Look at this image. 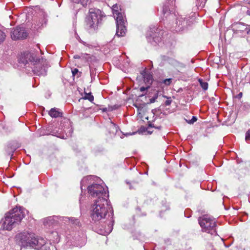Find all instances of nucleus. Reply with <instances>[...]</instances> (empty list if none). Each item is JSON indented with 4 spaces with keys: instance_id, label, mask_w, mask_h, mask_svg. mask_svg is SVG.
Listing matches in <instances>:
<instances>
[{
    "instance_id": "45",
    "label": "nucleus",
    "mask_w": 250,
    "mask_h": 250,
    "mask_svg": "<svg viewBox=\"0 0 250 250\" xmlns=\"http://www.w3.org/2000/svg\"><path fill=\"white\" fill-rule=\"evenodd\" d=\"M248 3L250 5V1H249Z\"/></svg>"
},
{
    "instance_id": "7",
    "label": "nucleus",
    "mask_w": 250,
    "mask_h": 250,
    "mask_svg": "<svg viewBox=\"0 0 250 250\" xmlns=\"http://www.w3.org/2000/svg\"><path fill=\"white\" fill-rule=\"evenodd\" d=\"M89 194L96 199H100L103 198L106 199L108 194L106 193L105 189L100 184H92L87 188Z\"/></svg>"
},
{
    "instance_id": "39",
    "label": "nucleus",
    "mask_w": 250,
    "mask_h": 250,
    "mask_svg": "<svg viewBox=\"0 0 250 250\" xmlns=\"http://www.w3.org/2000/svg\"><path fill=\"white\" fill-rule=\"evenodd\" d=\"M79 40L80 42L83 43L84 45H86L85 42H84L82 41L80 39Z\"/></svg>"
},
{
    "instance_id": "20",
    "label": "nucleus",
    "mask_w": 250,
    "mask_h": 250,
    "mask_svg": "<svg viewBox=\"0 0 250 250\" xmlns=\"http://www.w3.org/2000/svg\"><path fill=\"white\" fill-rule=\"evenodd\" d=\"M109 132L112 134H115L117 132L118 126L112 123H111L109 126Z\"/></svg>"
},
{
    "instance_id": "17",
    "label": "nucleus",
    "mask_w": 250,
    "mask_h": 250,
    "mask_svg": "<svg viewBox=\"0 0 250 250\" xmlns=\"http://www.w3.org/2000/svg\"><path fill=\"white\" fill-rule=\"evenodd\" d=\"M49 115L53 118H57L62 116V113L60 112L57 108H51L49 112Z\"/></svg>"
},
{
    "instance_id": "8",
    "label": "nucleus",
    "mask_w": 250,
    "mask_h": 250,
    "mask_svg": "<svg viewBox=\"0 0 250 250\" xmlns=\"http://www.w3.org/2000/svg\"><path fill=\"white\" fill-rule=\"evenodd\" d=\"M101 11L98 9H91L89 10V16L86 22L87 25L90 29H95L99 22V19Z\"/></svg>"
},
{
    "instance_id": "35",
    "label": "nucleus",
    "mask_w": 250,
    "mask_h": 250,
    "mask_svg": "<svg viewBox=\"0 0 250 250\" xmlns=\"http://www.w3.org/2000/svg\"><path fill=\"white\" fill-rule=\"evenodd\" d=\"M148 88H149V86H147L146 87H141L140 88V90L141 92H144Z\"/></svg>"
},
{
    "instance_id": "28",
    "label": "nucleus",
    "mask_w": 250,
    "mask_h": 250,
    "mask_svg": "<svg viewBox=\"0 0 250 250\" xmlns=\"http://www.w3.org/2000/svg\"><path fill=\"white\" fill-rule=\"evenodd\" d=\"M66 219L69 220V221H70L71 222V223L73 224L77 225L79 223L78 219L74 218H66Z\"/></svg>"
},
{
    "instance_id": "12",
    "label": "nucleus",
    "mask_w": 250,
    "mask_h": 250,
    "mask_svg": "<svg viewBox=\"0 0 250 250\" xmlns=\"http://www.w3.org/2000/svg\"><path fill=\"white\" fill-rule=\"evenodd\" d=\"M151 32L152 34H149L146 35L147 41L152 45H156L161 42V38L160 36V34H158V32L153 33V31H151Z\"/></svg>"
},
{
    "instance_id": "3",
    "label": "nucleus",
    "mask_w": 250,
    "mask_h": 250,
    "mask_svg": "<svg viewBox=\"0 0 250 250\" xmlns=\"http://www.w3.org/2000/svg\"><path fill=\"white\" fill-rule=\"evenodd\" d=\"M15 239L16 242L22 247L35 249L37 248L36 245L40 238L33 232L24 231L18 233Z\"/></svg>"
},
{
    "instance_id": "36",
    "label": "nucleus",
    "mask_w": 250,
    "mask_h": 250,
    "mask_svg": "<svg viewBox=\"0 0 250 250\" xmlns=\"http://www.w3.org/2000/svg\"><path fill=\"white\" fill-rule=\"evenodd\" d=\"M245 32L250 36V28H245Z\"/></svg>"
},
{
    "instance_id": "5",
    "label": "nucleus",
    "mask_w": 250,
    "mask_h": 250,
    "mask_svg": "<svg viewBox=\"0 0 250 250\" xmlns=\"http://www.w3.org/2000/svg\"><path fill=\"white\" fill-rule=\"evenodd\" d=\"M198 222L203 231L211 235L217 234L216 224L214 218L205 215L199 218Z\"/></svg>"
},
{
    "instance_id": "22",
    "label": "nucleus",
    "mask_w": 250,
    "mask_h": 250,
    "mask_svg": "<svg viewBox=\"0 0 250 250\" xmlns=\"http://www.w3.org/2000/svg\"><path fill=\"white\" fill-rule=\"evenodd\" d=\"M72 2L77 4H81L83 6L87 5L88 0H72Z\"/></svg>"
},
{
    "instance_id": "30",
    "label": "nucleus",
    "mask_w": 250,
    "mask_h": 250,
    "mask_svg": "<svg viewBox=\"0 0 250 250\" xmlns=\"http://www.w3.org/2000/svg\"><path fill=\"white\" fill-rule=\"evenodd\" d=\"M158 93L155 94V95L150 99V103H154L156 101V99L158 98Z\"/></svg>"
},
{
    "instance_id": "26",
    "label": "nucleus",
    "mask_w": 250,
    "mask_h": 250,
    "mask_svg": "<svg viewBox=\"0 0 250 250\" xmlns=\"http://www.w3.org/2000/svg\"><path fill=\"white\" fill-rule=\"evenodd\" d=\"M197 6L202 8L205 4L207 0H197Z\"/></svg>"
},
{
    "instance_id": "44",
    "label": "nucleus",
    "mask_w": 250,
    "mask_h": 250,
    "mask_svg": "<svg viewBox=\"0 0 250 250\" xmlns=\"http://www.w3.org/2000/svg\"><path fill=\"white\" fill-rule=\"evenodd\" d=\"M161 126H159V127H157V128H158V129H160V128H161Z\"/></svg>"
},
{
    "instance_id": "33",
    "label": "nucleus",
    "mask_w": 250,
    "mask_h": 250,
    "mask_svg": "<svg viewBox=\"0 0 250 250\" xmlns=\"http://www.w3.org/2000/svg\"><path fill=\"white\" fill-rule=\"evenodd\" d=\"M245 140L250 141V129H249L246 133Z\"/></svg>"
},
{
    "instance_id": "4",
    "label": "nucleus",
    "mask_w": 250,
    "mask_h": 250,
    "mask_svg": "<svg viewBox=\"0 0 250 250\" xmlns=\"http://www.w3.org/2000/svg\"><path fill=\"white\" fill-rule=\"evenodd\" d=\"M117 4H114L112 6L113 14L116 21V35L118 37H123L125 34V21L123 14L118 11Z\"/></svg>"
},
{
    "instance_id": "14",
    "label": "nucleus",
    "mask_w": 250,
    "mask_h": 250,
    "mask_svg": "<svg viewBox=\"0 0 250 250\" xmlns=\"http://www.w3.org/2000/svg\"><path fill=\"white\" fill-rule=\"evenodd\" d=\"M232 27L234 33H242L245 31V28H246L244 24L240 22L233 23L232 25Z\"/></svg>"
},
{
    "instance_id": "11",
    "label": "nucleus",
    "mask_w": 250,
    "mask_h": 250,
    "mask_svg": "<svg viewBox=\"0 0 250 250\" xmlns=\"http://www.w3.org/2000/svg\"><path fill=\"white\" fill-rule=\"evenodd\" d=\"M35 60V59L34 57L30 53L21 54L19 59V62L22 63L25 65L28 63L29 62L33 63Z\"/></svg>"
},
{
    "instance_id": "21",
    "label": "nucleus",
    "mask_w": 250,
    "mask_h": 250,
    "mask_svg": "<svg viewBox=\"0 0 250 250\" xmlns=\"http://www.w3.org/2000/svg\"><path fill=\"white\" fill-rule=\"evenodd\" d=\"M198 81L203 89H204V90H206L208 89V83L207 82L203 81V80L201 79H199L198 80Z\"/></svg>"
},
{
    "instance_id": "2",
    "label": "nucleus",
    "mask_w": 250,
    "mask_h": 250,
    "mask_svg": "<svg viewBox=\"0 0 250 250\" xmlns=\"http://www.w3.org/2000/svg\"><path fill=\"white\" fill-rule=\"evenodd\" d=\"M111 208L110 202L107 199L103 198L95 199L90 208V217L95 223L105 218L108 210Z\"/></svg>"
},
{
    "instance_id": "24",
    "label": "nucleus",
    "mask_w": 250,
    "mask_h": 250,
    "mask_svg": "<svg viewBox=\"0 0 250 250\" xmlns=\"http://www.w3.org/2000/svg\"><path fill=\"white\" fill-rule=\"evenodd\" d=\"M5 37L6 35L5 33L3 31L0 30V44L4 42Z\"/></svg>"
},
{
    "instance_id": "46",
    "label": "nucleus",
    "mask_w": 250,
    "mask_h": 250,
    "mask_svg": "<svg viewBox=\"0 0 250 250\" xmlns=\"http://www.w3.org/2000/svg\"><path fill=\"white\" fill-rule=\"evenodd\" d=\"M79 201H80V202L81 203V198L79 199Z\"/></svg>"
},
{
    "instance_id": "25",
    "label": "nucleus",
    "mask_w": 250,
    "mask_h": 250,
    "mask_svg": "<svg viewBox=\"0 0 250 250\" xmlns=\"http://www.w3.org/2000/svg\"><path fill=\"white\" fill-rule=\"evenodd\" d=\"M172 79L169 78V79H166L164 80H163L162 83L166 85H169L171 83H172Z\"/></svg>"
},
{
    "instance_id": "27",
    "label": "nucleus",
    "mask_w": 250,
    "mask_h": 250,
    "mask_svg": "<svg viewBox=\"0 0 250 250\" xmlns=\"http://www.w3.org/2000/svg\"><path fill=\"white\" fill-rule=\"evenodd\" d=\"M112 224L111 226H108V228L106 229L105 232H104V235H106L109 234L111 232L112 229V226H113V221H111Z\"/></svg>"
},
{
    "instance_id": "1",
    "label": "nucleus",
    "mask_w": 250,
    "mask_h": 250,
    "mask_svg": "<svg viewBox=\"0 0 250 250\" xmlns=\"http://www.w3.org/2000/svg\"><path fill=\"white\" fill-rule=\"evenodd\" d=\"M28 211L24 208L16 207L5 214L4 218L1 220L3 229L11 230L19 224L25 216Z\"/></svg>"
},
{
    "instance_id": "41",
    "label": "nucleus",
    "mask_w": 250,
    "mask_h": 250,
    "mask_svg": "<svg viewBox=\"0 0 250 250\" xmlns=\"http://www.w3.org/2000/svg\"><path fill=\"white\" fill-rule=\"evenodd\" d=\"M247 13L248 15H250V11H249V10L247 11Z\"/></svg>"
},
{
    "instance_id": "32",
    "label": "nucleus",
    "mask_w": 250,
    "mask_h": 250,
    "mask_svg": "<svg viewBox=\"0 0 250 250\" xmlns=\"http://www.w3.org/2000/svg\"><path fill=\"white\" fill-rule=\"evenodd\" d=\"M84 98H85V99L88 100L90 102L93 101V100H94L93 96L92 95H91L90 94L86 96Z\"/></svg>"
},
{
    "instance_id": "13",
    "label": "nucleus",
    "mask_w": 250,
    "mask_h": 250,
    "mask_svg": "<svg viewBox=\"0 0 250 250\" xmlns=\"http://www.w3.org/2000/svg\"><path fill=\"white\" fill-rule=\"evenodd\" d=\"M37 245V248L34 249L37 250H50L51 247L53 248V246L51 245L50 243H46L45 240L42 238H40Z\"/></svg>"
},
{
    "instance_id": "18",
    "label": "nucleus",
    "mask_w": 250,
    "mask_h": 250,
    "mask_svg": "<svg viewBox=\"0 0 250 250\" xmlns=\"http://www.w3.org/2000/svg\"><path fill=\"white\" fill-rule=\"evenodd\" d=\"M144 76V82L148 84L152 83V76L149 73H145Z\"/></svg>"
},
{
    "instance_id": "38",
    "label": "nucleus",
    "mask_w": 250,
    "mask_h": 250,
    "mask_svg": "<svg viewBox=\"0 0 250 250\" xmlns=\"http://www.w3.org/2000/svg\"><path fill=\"white\" fill-rule=\"evenodd\" d=\"M80 58H81V57L79 55H75L74 56V58H75V59H80Z\"/></svg>"
},
{
    "instance_id": "37",
    "label": "nucleus",
    "mask_w": 250,
    "mask_h": 250,
    "mask_svg": "<svg viewBox=\"0 0 250 250\" xmlns=\"http://www.w3.org/2000/svg\"><path fill=\"white\" fill-rule=\"evenodd\" d=\"M150 30H151V31H150L149 33H148L147 34H147H152V33L151 32V31H153V33H155V29L154 28H153L152 29H150Z\"/></svg>"
},
{
    "instance_id": "40",
    "label": "nucleus",
    "mask_w": 250,
    "mask_h": 250,
    "mask_svg": "<svg viewBox=\"0 0 250 250\" xmlns=\"http://www.w3.org/2000/svg\"><path fill=\"white\" fill-rule=\"evenodd\" d=\"M242 93H239V95H238V96H239L240 98V97H242Z\"/></svg>"
},
{
    "instance_id": "15",
    "label": "nucleus",
    "mask_w": 250,
    "mask_h": 250,
    "mask_svg": "<svg viewBox=\"0 0 250 250\" xmlns=\"http://www.w3.org/2000/svg\"><path fill=\"white\" fill-rule=\"evenodd\" d=\"M172 11H170L169 5L165 4L163 7V13L164 16L166 18H168L169 19H173L176 15L174 14L171 13Z\"/></svg>"
},
{
    "instance_id": "9",
    "label": "nucleus",
    "mask_w": 250,
    "mask_h": 250,
    "mask_svg": "<svg viewBox=\"0 0 250 250\" xmlns=\"http://www.w3.org/2000/svg\"><path fill=\"white\" fill-rule=\"evenodd\" d=\"M33 71L38 76H45L46 74L47 65L43 60H36L33 62Z\"/></svg>"
},
{
    "instance_id": "23",
    "label": "nucleus",
    "mask_w": 250,
    "mask_h": 250,
    "mask_svg": "<svg viewBox=\"0 0 250 250\" xmlns=\"http://www.w3.org/2000/svg\"><path fill=\"white\" fill-rule=\"evenodd\" d=\"M56 218V217H49L45 219L44 222V224H48L49 226L53 224V221L55 220V218Z\"/></svg>"
},
{
    "instance_id": "34",
    "label": "nucleus",
    "mask_w": 250,
    "mask_h": 250,
    "mask_svg": "<svg viewBox=\"0 0 250 250\" xmlns=\"http://www.w3.org/2000/svg\"><path fill=\"white\" fill-rule=\"evenodd\" d=\"M78 72H79L78 69L77 68H75V69L72 70V75L73 76H75L76 75V74L78 73Z\"/></svg>"
},
{
    "instance_id": "10",
    "label": "nucleus",
    "mask_w": 250,
    "mask_h": 250,
    "mask_svg": "<svg viewBox=\"0 0 250 250\" xmlns=\"http://www.w3.org/2000/svg\"><path fill=\"white\" fill-rule=\"evenodd\" d=\"M28 34L25 29L21 27H17L13 29L11 33V37L14 40L24 39L27 37Z\"/></svg>"
},
{
    "instance_id": "6",
    "label": "nucleus",
    "mask_w": 250,
    "mask_h": 250,
    "mask_svg": "<svg viewBox=\"0 0 250 250\" xmlns=\"http://www.w3.org/2000/svg\"><path fill=\"white\" fill-rule=\"evenodd\" d=\"M194 14L188 18H184L182 16L176 17L175 21L172 24V28L176 32L182 31L188 28L195 21Z\"/></svg>"
},
{
    "instance_id": "31",
    "label": "nucleus",
    "mask_w": 250,
    "mask_h": 250,
    "mask_svg": "<svg viewBox=\"0 0 250 250\" xmlns=\"http://www.w3.org/2000/svg\"><path fill=\"white\" fill-rule=\"evenodd\" d=\"M197 120V118L195 116H192L191 120H189L188 122L189 124H192Z\"/></svg>"
},
{
    "instance_id": "43",
    "label": "nucleus",
    "mask_w": 250,
    "mask_h": 250,
    "mask_svg": "<svg viewBox=\"0 0 250 250\" xmlns=\"http://www.w3.org/2000/svg\"><path fill=\"white\" fill-rule=\"evenodd\" d=\"M150 126H151V127H155L154 125H150Z\"/></svg>"
},
{
    "instance_id": "19",
    "label": "nucleus",
    "mask_w": 250,
    "mask_h": 250,
    "mask_svg": "<svg viewBox=\"0 0 250 250\" xmlns=\"http://www.w3.org/2000/svg\"><path fill=\"white\" fill-rule=\"evenodd\" d=\"M42 16L41 20H40L37 23V25L39 28L43 26V24H45L47 21L45 15L42 13Z\"/></svg>"
},
{
    "instance_id": "29",
    "label": "nucleus",
    "mask_w": 250,
    "mask_h": 250,
    "mask_svg": "<svg viewBox=\"0 0 250 250\" xmlns=\"http://www.w3.org/2000/svg\"><path fill=\"white\" fill-rule=\"evenodd\" d=\"M164 97L167 98V100H166V102H165L166 105H169L171 104V102H172V100L171 99V98L170 97H167L165 96H164Z\"/></svg>"
},
{
    "instance_id": "42",
    "label": "nucleus",
    "mask_w": 250,
    "mask_h": 250,
    "mask_svg": "<svg viewBox=\"0 0 250 250\" xmlns=\"http://www.w3.org/2000/svg\"><path fill=\"white\" fill-rule=\"evenodd\" d=\"M135 134V132H133V133H132V134ZM132 135V134H131V133L127 134L126 135Z\"/></svg>"
},
{
    "instance_id": "16",
    "label": "nucleus",
    "mask_w": 250,
    "mask_h": 250,
    "mask_svg": "<svg viewBox=\"0 0 250 250\" xmlns=\"http://www.w3.org/2000/svg\"><path fill=\"white\" fill-rule=\"evenodd\" d=\"M168 62L169 64L175 67L177 69L180 68H183L185 66L183 63L173 59H169Z\"/></svg>"
}]
</instances>
